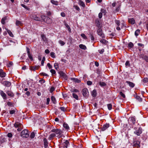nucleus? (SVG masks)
<instances>
[{
	"label": "nucleus",
	"mask_w": 148,
	"mask_h": 148,
	"mask_svg": "<svg viewBox=\"0 0 148 148\" xmlns=\"http://www.w3.org/2000/svg\"><path fill=\"white\" fill-rule=\"evenodd\" d=\"M109 127V124H106L104 125L102 128L101 130L104 131Z\"/></svg>",
	"instance_id": "nucleus-12"
},
{
	"label": "nucleus",
	"mask_w": 148,
	"mask_h": 148,
	"mask_svg": "<svg viewBox=\"0 0 148 148\" xmlns=\"http://www.w3.org/2000/svg\"><path fill=\"white\" fill-rule=\"evenodd\" d=\"M51 56L53 58H55V53L53 52H51L50 53Z\"/></svg>",
	"instance_id": "nucleus-55"
},
{
	"label": "nucleus",
	"mask_w": 148,
	"mask_h": 148,
	"mask_svg": "<svg viewBox=\"0 0 148 148\" xmlns=\"http://www.w3.org/2000/svg\"><path fill=\"white\" fill-rule=\"evenodd\" d=\"M145 56L143 54H140L139 55V56L140 58H144V57Z\"/></svg>",
	"instance_id": "nucleus-64"
},
{
	"label": "nucleus",
	"mask_w": 148,
	"mask_h": 148,
	"mask_svg": "<svg viewBox=\"0 0 148 148\" xmlns=\"http://www.w3.org/2000/svg\"><path fill=\"white\" fill-rule=\"evenodd\" d=\"M95 23L96 24V26L98 27V28H101V23L98 20H96Z\"/></svg>",
	"instance_id": "nucleus-15"
},
{
	"label": "nucleus",
	"mask_w": 148,
	"mask_h": 148,
	"mask_svg": "<svg viewBox=\"0 0 148 148\" xmlns=\"http://www.w3.org/2000/svg\"><path fill=\"white\" fill-rule=\"evenodd\" d=\"M6 75V73L3 72L2 70L1 73L0 74V76L2 77H5Z\"/></svg>",
	"instance_id": "nucleus-32"
},
{
	"label": "nucleus",
	"mask_w": 148,
	"mask_h": 148,
	"mask_svg": "<svg viewBox=\"0 0 148 148\" xmlns=\"http://www.w3.org/2000/svg\"><path fill=\"white\" fill-rule=\"evenodd\" d=\"M128 22L132 24H134L135 23V20L133 18H129Z\"/></svg>",
	"instance_id": "nucleus-14"
},
{
	"label": "nucleus",
	"mask_w": 148,
	"mask_h": 148,
	"mask_svg": "<svg viewBox=\"0 0 148 148\" xmlns=\"http://www.w3.org/2000/svg\"><path fill=\"white\" fill-rule=\"evenodd\" d=\"M104 51V49H102L101 50H99V51L100 54H102Z\"/></svg>",
	"instance_id": "nucleus-60"
},
{
	"label": "nucleus",
	"mask_w": 148,
	"mask_h": 148,
	"mask_svg": "<svg viewBox=\"0 0 148 148\" xmlns=\"http://www.w3.org/2000/svg\"><path fill=\"white\" fill-rule=\"evenodd\" d=\"M79 4L80 5L82 6V7H85V5L84 3L82 1H80L79 2Z\"/></svg>",
	"instance_id": "nucleus-42"
},
{
	"label": "nucleus",
	"mask_w": 148,
	"mask_h": 148,
	"mask_svg": "<svg viewBox=\"0 0 148 148\" xmlns=\"http://www.w3.org/2000/svg\"><path fill=\"white\" fill-rule=\"evenodd\" d=\"M50 72L53 74H54L56 73V72L53 69H51L50 70Z\"/></svg>",
	"instance_id": "nucleus-59"
},
{
	"label": "nucleus",
	"mask_w": 148,
	"mask_h": 148,
	"mask_svg": "<svg viewBox=\"0 0 148 148\" xmlns=\"http://www.w3.org/2000/svg\"><path fill=\"white\" fill-rule=\"evenodd\" d=\"M143 81L144 83H146L148 82V79L147 78H144L143 79Z\"/></svg>",
	"instance_id": "nucleus-50"
},
{
	"label": "nucleus",
	"mask_w": 148,
	"mask_h": 148,
	"mask_svg": "<svg viewBox=\"0 0 148 148\" xmlns=\"http://www.w3.org/2000/svg\"><path fill=\"white\" fill-rule=\"evenodd\" d=\"M0 93L1 95L3 97V98L4 99H6L7 98L6 95L4 92L3 91L1 90Z\"/></svg>",
	"instance_id": "nucleus-11"
},
{
	"label": "nucleus",
	"mask_w": 148,
	"mask_h": 148,
	"mask_svg": "<svg viewBox=\"0 0 148 148\" xmlns=\"http://www.w3.org/2000/svg\"><path fill=\"white\" fill-rule=\"evenodd\" d=\"M40 75H41L44 76H48V75L46 73H40Z\"/></svg>",
	"instance_id": "nucleus-56"
},
{
	"label": "nucleus",
	"mask_w": 148,
	"mask_h": 148,
	"mask_svg": "<svg viewBox=\"0 0 148 148\" xmlns=\"http://www.w3.org/2000/svg\"><path fill=\"white\" fill-rule=\"evenodd\" d=\"M39 82L41 84L44 83L45 82V81L43 79H41L39 81Z\"/></svg>",
	"instance_id": "nucleus-57"
},
{
	"label": "nucleus",
	"mask_w": 148,
	"mask_h": 148,
	"mask_svg": "<svg viewBox=\"0 0 148 148\" xmlns=\"http://www.w3.org/2000/svg\"><path fill=\"white\" fill-rule=\"evenodd\" d=\"M144 60H145L146 62H148V57L146 56L144 57L143 58Z\"/></svg>",
	"instance_id": "nucleus-52"
},
{
	"label": "nucleus",
	"mask_w": 148,
	"mask_h": 148,
	"mask_svg": "<svg viewBox=\"0 0 148 148\" xmlns=\"http://www.w3.org/2000/svg\"><path fill=\"white\" fill-rule=\"evenodd\" d=\"M16 110H11L10 111V113L11 114H12L15 113Z\"/></svg>",
	"instance_id": "nucleus-47"
},
{
	"label": "nucleus",
	"mask_w": 148,
	"mask_h": 148,
	"mask_svg": "<svg viewBox=\"0 0 148 148\" xmlns=\"http://www.w3.org/2000/svg\"><path fill=\"white\" fill-rule=\"evenodd\" d=\"M63 127L66 130H68L69 129V127L68 124L66 123H64L63 124Z\"/></svg>",
	"instance_id": "nucleus-23"
},
{
	"label": "nucleus",
	"mask_w": 148,
	"mask_h": 148,
	"mask_svg": "<svg viewBox=\"0 0 148 148\" xmlns=\"http://www.w3.org/2000/svg\"><path fill=\"white\" fill-rule=\"evenodd\" d=\"M35 136V133L34 132H33L31 133V134L30 135V137L31 138H33Z\"/></svg>",
	"instance_id": "nucleus-38"
},
{
	"label": "nucleus",
	"mask_w": 148,
	"mask_h": 148,
	"mask_svg": "<svg viewBox=\"0 0 148 148\" xmlns=\"http://www.w3.org/2000/svg\"><path fill=\"white\" fill-rule=\"evenodd\" d=\"M54 66L55 69L57 70L58 68V63H55L54 64Z\"/></svg>",
	"instance_id": "nucleus-45"
},
{
	"label": "nucleus",
	"mask_w": 148,
	"mask_h": 148,
	"mask_svg": "<svg viewBox=\"0 0 148 148\" xmlns=\"http://www.w3.org/2000/svg\"><path fill=\"white\" fill-rule=\"evenodd\" d=\"M81 35L84 39H87L86 36L84 34H82Z\"/></svg>",
	"instance_id": "nucleus-49"
},
{
	"label": "nucleus",
	"mask_w": 148,
	"mask_h": 148,
	"mask_svg": "<svg viewBox=\"0 0 148 148\" xmlns=\"http://www.w3.org/2000/svg\"><path fill=\"white\" fill-rule=\"evenodd\" d=\"M5 29L6 30V31L9 35L11 36V37H13V34H12V32L9 30L8 29L5 28Z\"/></svg>",
	"instance_id": "nucleus-27"
},
{
	"label": "nucleus",
	"mask_w": 148,
	"mask_h": 148,
	"mask_svg": "<svg viewBox=\"0 0 148 148\" xmlns=\"http://www.w3.org/2000/svg\"><path fill=\"white\" fill-rule=\"evenodd\" d=\"M58 73L60 76L63 77H66V75L65 73H64L62 71H60L58 72Z\"/></svg>",
	"instance_id": "nucleus-18"
},
{
	"label": "nucleus",
	"mask_w": 148,
	"mask_h": 148,
	"mask_svg": "<svg viewBox=\"0 0 148 148\" xmlns=\"http://www.w3.org/2000/svg\"><path fill=\"white\" fill-rule=\"evenodd\" d=\"M142 129L141 127H139L137 130L136 131L134 132V133L137 135H139L142 133Z\"/></svg>",
	"instance_id": "nucleus-10"
},
{
	"label": "nucleus",
	"mask_w": 148,
	"mask_h": 148,
	"mask_svg": "<svg viewBox=\"0 0 148 148\" xmlns=\"http://www.w3.org/2000/svg\"><path fill=\"white\" fill-rule=\"evenodd\" d=\"M100 42L102 43L103 44H106L107 43V41L106 40L103 39H102L100 40Z\"/></svg>",
	"instance_id": "nucleus-37"
},
{
	"label": "nucleus",
	"mask_w": 148,
	"mask_h": 148,
	"mask_svg": "<svg viewBox=\"0 0 148 148\" xmlns=\"http://www.w3.org/2000/svg\"><path fill=\"white\" fill-rule=\"evenodd\" d=\"M27 51L29 58L31 60H32L33 59L32 55L30 53L29 49L28 47L27 48Z\"/></svg>",
	"instance_id": "nucleus-7"
},
{
	"label": "nucleus",
	"mask_w": 148,
	"mask_h": 148,
	"mask_svg": "<svg viewBox=\"0 0 148 148\" xmlns=\"http://www.w3.org/2000/svg\"><path fill=\"white\" fill-rule=\"evenodd\" d=\"M69 144V142L67 140H66L63 143V146L66 148L67 147V146Z\"/></svg>",
	"instance_id": "nucleus-21"
},
{
	"label": "nucleus",
	"mask_w": 148,
	"mask_h": 148,
	"mask_svg": "<svg viewBox=\"0 0 148 148\" xmlns=\"http://www.w3.org/2000/svg\"><path fill=\"white\" fill-rule=\"evenodd\" d=\"M64 25L67 28L69 31V32H71V29L70 28V27L69 26V25L68 24H67L66 23H64Z\"/></svg>",
	"instance_id": "nucleus-31"
},
{
	"label": "nucleus",
	"mask_w": 148,
	"mask_h": 148,
	"mask_svg": "<svg viewBox=\"0 0 148 148\" xmlns=\"http://www.w3.org/2000/svg\"><path fill=\"white\" fill-rule=\"evenodd\" d=\"M112 106L111 104H108V107L109 110H110L112 108Z\"/></svg>",
	"instance_id": "nucleus-44"
},
{
	"label": "nucleus",
	"mask_w": 148,
	"mask_h": 148,
	"mask_svg": "<svg viewBox=\"0 0 148 148\" xmlns=\"http://www.w3.org/2000/svg\"><path fill=\"white\" fill-rule=\"evenodd\" d=\"M71 92H78V90L77 89H74L71 90Z\"/></svg>",
	"instance_id": "nucleus-53"
},
{
	"label": "nucleus",
	"mask_w": 148,
	"mask_h": 148,
	"mask_svg": "<svg viewBox=\"0 0 148 148\" xmlns=\"http://www.w3.org/2000/svg\"><path fill=\"white\" fill-rule=\"evenodd\" d=\"M115 22L116 24L118 26H119L120 25V22L119 21L116 20L115 21Z\"/></svg>",
	"instance_id": "nucleus-54"
},
{
	"label": "nucleus",
	"mask_w": 148,
	"mask_h": 148,
	"mask_svg": "<svg viewBox=\"0 0 148 148\" xmlns=\"http://www.w3.org/2000/svg\"><path fill=\"white\" fill-rule=\"evenodd\" d=\"M97 95V92L96 90H94L92 92V95L93 97H95Z\"/></svg>",
	"instance_id": "nucleus-30"
},
{
	"label": "nucleus",
	"mask_w": 148,
	"mask_h": 148,
	"mask_svg": "<svg viewBox=\"0 0 148 148\" xmlns=\"http://www.w3.org/2000/svg\"><path fill=\"white\" fill-rule=\"evenodd\" d=\"M6 93L9 96L13 97L14 96V94L13 93L10 91H7Z\"/></svg>",
	"instance_id": "nucleus-20"
},
{
	"label": "nucleus",
	"mask_w": 148,
	"mask_h": 148,
	"mask_svg": "<svg viewBox=\"0 0 148 148\" xmlns=\"http://www.w3.org/2000/svg\"><path fill=\"white\" fill-rule=\"evenodd\" d=\"M41 18L42 20H43L44 21L48 23L47 20H50V18L47 17V16H45L44 15H42L41 16Z\"/></svg>",
	"instance_id": "nucleus-9"
},
{
	"label": "nucleus",
	"mask_w": 148,
	"mask_h": 148,
	"mask_svg": "<svg viewBox=\"0 0 148 148\" xmlns=\"http://www.w3.org/2000/svg\"><path fill=\"white\" fill-rule=\"evenodd\" d=\"M21 136L23 137L27 138L29 136V134L28 130L25 129L21 132Z\"/></svg>",
	"instance_id": "nucleus-1"
},
{
	"label": "nucleus",
	"mask_w": 148,
	"mask_h": 148,
	"mask_svg": "<svg viewBox=\"0 0 148 148\" xmlns=\"http://www.w3.org/2000/svg\"><path fill=\"white\" fill-rule=\"evenodd\" d=\"M31 18L32 19L36 21H40V18L39 17L34 14H33L32 15Z\"/></svg>",
	"instance_id": "nucleus-8"
},
{
	"label": "nucleus",
	"mask_w": 148,
	"mask_h": 148,
	"mask_svg": "<svg viewBox=\"0 0 148 148\" xmlns=\"http://www.w3.org/2000/svg\"><path fill=\"white\" fill-rule=\"evenodd\" d=\"M59 42L62 46H63L65 44V42L61 40H60L59 41Z\"/></svg>",
	"instance_id": "nucleus-46"
},
{
	"label": "nucleus",
	"mask_w": 148,
	"mask_h": 148,
	"mask_svg": "<svg viewBox=\"0 0 148 148\" xmlns=\"http://www.w3.org/2000/svg\"><path fill=\"white\" fill-rule=\"evenodd\" d=\"M21 5L22 7L24 8L25 9L27 10H30L29 8L27 7V6H26L24 4H21Z\"/></svg>",
	"instance_id": "nucleus-33"
},
{
	"label": "nucleus",
	"mask_w": 148,
	"mask_h": 148,
	"mask_svg": "<svg viewBox=\"0 0 148 148\" xmlns=\"http://www.w3.org/2000/svg\"><path fill=\"white\" fill-rule=\"evenodd\" d=\"M134 97H135V98L137 99L138 100V101H139L140 102H141L142 101V98H140V97L139 96L136 95H134Z\"/></svg>",
	"instance_id": "nucleus-28"
},
{
	"label": "nucleus",
	"mask_w": 148,
	"mask_h": 148,
	"mask_svg": "<svg viewBox=\"0 0 148 148\" xmlns=\"http://www.w3.org/2000/svg\"><path fill=\"white\" fill-rule=\"evenodd\" d=\"M120 94L123 98H125V95L122 92H120Z\"/></svg>",
	"instance_id": "nucleus-58"
},
{
	"label": "nucleus",
	"mask_w": 148,
	"mask_h": 148,
	"mask_svg": "<svg viewBox=\"0 0 148 148\" xmlns=\"http://www.w3.org/2000/svg\"><path fill=\"white\" fill-rule=\"evenodd\" d=\"M51 101L53 102V103L55 104L56 103V99L54 97L52 96L51 97Z\"/></svg>",
	"instance_id": "nucleus-41"
},
{
	"label": "nucleus",
	"mask_w": 148,
	"mask_h": 148,
	"mask_svg": "<svg viewBox=\"0 0 148 148\" xmlns=\"http://www.w3.org/2000/svg\"><path fill=\"white\" fill-rule=\"evenodd\" d=\"M73 96V97L77 100H78V97L77 95L76 94L73 93L72 94Z\"/></svg>",
	"instance_id": "nucleus-36"
},
{
	"label": "nucleus",
	"mask_w": 148,
	"mask_h": 148,
	"mask_svg": "<svg viewBox=\"0 0 148 148\" xmlns=\"http://www.w3.org/2000/svg\"><path fill=\"white\" fill-rule=\"evenodd\" d=\"M16 24L17 26H19L22 24V23L21 21L16 20Z\"/></svg>",
	"instance_id": "nucleus-39"
},
{
	"label": "nucleus",
	"mask_w": 148,
	"mask_h": 148,
	"mask_svg": "<svg viewBox=\"0 0 148 148\" xmlns=\"http://www.w3.org/2000/svg\"><path fill=\"white\" fill-rule=\"evenodd\" d=\"M55 90V88L53 87H52L50 90V91L51 92H52Z\"/></svg>",
	"instance_id": "nucleus-61"
},
{
	"label": "nucleus",
	"mask_w": 148,
	"mask_h": 148,
	"mask_svg": "<svg viewBox=\"0 0 148 148\" xmlns=\"http://www.w3.org/2000/svg\"><path fill=\"white\" fill-rule=\"evenodd\" d=\"M87 83L88 85H91L92 84V82L90 81H88L87 82Z\"/></svg>",
	"instance_id": "nucleus-62"
},
{
	"label": "nucleus",
	"mask_w": 148,
	"mask_h": 148,
	"mask_svg": "<svg viewBox=\"0 0 148 148\" xmlns=\"http://www.w3.org/2000/svg\"><path fill=\"white\" fill-rule=\"evenodd\" d=\"M13 63L12 62H10L8 64V67H10L13 65Z\"/></svg>",
	"instance_id": "nucleus-63"
},
{
	"label": "nucleus",
	"mask_w": 148,
	"mask_h": 148,
	"mask_svg": "<svg viewBox=\"0 0 148 148\" xmlns=\"http://www.w3.org/2000/svg\"><path fill=\"white\" fill-rule=\"evenodd\" d=\"M99 85L101 86H104L106 85V83L103 82H101L99 83Z\"/></svg>",
	"instance_id": "nucleus-40"
},
{
	"label": "nucleus",
	"mask_w": 148,
	"mask_h": 148,
	"mask_svg": "<svg viewBox=\"0 0 148 148\" xmlns=\"http://www.w3.org/2000/svg\"><path fill=\"white\" fill-rule=\"evenodd\" d=\"M79 46L80 48L84 50H86L87 48L86 47L85 45L82 44L79 45Z\"/></svg>",
	"instance_id": "nucleus-26"
},
{
	"label": "nucleus",
	"mask_w": 148,
	"mask_h": 148,
	"mask_svg": "<svg viewBox=\"0 0 148 148\" xmlns=\"http://www.w3.org/2000/svg\"><path fill=\"white\" fill-rule=\"evenodd\" d=\"M60 109L62 111L64 112L66 110L65 108L63 107H60Z\"/></svg>",
	"instance_id": "nucleus-48"
},
{
	"label": "nucleus",
	"mask_w": 148,
	"mask_h": 148,
	"mask_svg": "<svg viewBox=\"0 0 148 148\" xmlns=\"http://www.w3.org/2000/svg\"><path fill=\"white\" fill-rule=\"evenodd\" d=\"M128 46L129 47L131 48L133 47L134 45L132 42H130L128 44Z\"/></svg>",
	"instance_id": "nucleus-43"
},
{
	"label": "nucleus",
	"mask_w": 148,
	"mask_h": 148,
	"mask_svg": "<svg viewBox=\"0 0 148 148\" xmlns=\"http://www.w3.org/2000/svg\"><path fill=\"white\" fill-rule=\"evenodd\" d=\"M2 84L3 85L8 87L10 86L11 84V82L7 81L3 82L2 83Z\"/></svg>",
	"instance_id": "nucleus-6"
},
{
	"label": "nucleus",
	"mask_w": 148,
	"mask_h": 148,
	"mask_svg": "<svg viewBox=\"0 0 148 148\" xmlns=\"http://www.w3.org/2000/svg\"><path fill=\"white\" fill-rule=\"evenodd\" d=\"M42 39L44 41L46 39L45 36L44 34H42L41 36Z\"/></svg>",
	"instance_id": "nucleus-51"
},
{
	"label": "nucleus",
	"mask_w": 148,
	"mask_h": 148,
	"mask_svg": "<svg viewBox=\"0 0 148 148\" xmlns=\"http://www.w3.org/2000/svg\"><path fill=\"white\" fill-rule=\"evenodd\" d=\"M140 30L138 29L135 32V35L136 36H138L140 33Z\"/></svg>",
	"instance_id": "nucleus-34"
},
{
	"label": "nucleus",
	"mask_w": 148,
	"mask_h": 148,
	"mask_svg": "<svg viewBox=\"0 0 148 148\" xmlns=\"http://www.w3.org/2000/svg\"><path fill=\"white\" fill-rule=\"evenodd\" d=\"M51 3H53V4H54L56 5H58V2L55 1L54 0H51Z\"/></svg>",
	"instance_id": "nucleus-35"
},
{
	"label": "nucleus",
	"mask_w": 148,
	"mask_h": 148,
	"mask_svg": "<svg viewBox=\"0 0 148 148\" xmlns=\"http://www.w3.org/2000/svg\"><path fill=\"white\" fill-rule=\"evenodd\" d=\"M83 95L84 97H87L89 95V92L87 88H84L82 91Z\"/></svg>",
	"instance_id": "nucleus-3"
},
{
	"label": "nucleus",
	"mask_w": 148,
	"mask_h": 148,
	"mask_svg": "<svg viewBox=\"0 0 148 148\" xmlns=\"http://www.w3.org/2000/svg\"><path fill=\"white\" fill-rule=\"evenodd\" d=\"M71 79L76 83H79L81 82L80 80L75 78H71Z\"/></svg>",
	"instance_id": "nucleus-13"
},
{
	"label": "nucleus",
	"mask_w": 148,
	"mask_h": 148,
	"mask_svg": "<svg viewBox=\"0 0 148 148\" xmlns=\"http://www.w3.org/2000/svg\"><path fill=\"white\" fill-rule=\"evenodd\" d=\"M14 126L15 127L19 128L21 127V126H22V125L19 123L17 122L14 123Z\"/></svg>",
	"instance_id": "nucleus-22"
},
{
	"label": "nucleus",
	"mask_w": 148,
	"mask_h": 148,
	"mask_svg": "<svg viewBox=\"0 0 148 148\" xmlns=\"http://www.w3.org/2000/svg\"><path fill=\"white\" fill-rule=\"evenodd\" d=\"M56 136V135L54 133H52L48 137V139L49 140H51L52 139V138H53V137H55Z\"/></svg>",
	"instance_id": "nucleus-24"
},
{
	"label": "nucleus",
	"mask_w": 148,
	"mask_h": 148,
	"mask_svg": "<svg viewBox=\"0 0 148 148\" xmlns=\"http://www.w3.org/2000/svg\"><path fill=\"white\" fill-rule=\"evenodd\" d=\"M51 132H54L57 134H59V135L61 134L62 133V131L59 129H52Z\"/></svg>",
	"instance_id": "nucleus-4"
},
{
	"label": "nucleus",
	"mask_w": 148,
	"mask_h": 148,
	"mask_svg": "<svg viewBox=\"0 0 148 148\" xmlns=\"http://www.w3.org/2000/svg\"><path fill=\"white\" fill-rule=\"evenodd\" d=\"M129 122L131 124H134L135 123L136 120L135 118L133 117H131L129 118Z\"/></svg>",
	"instance_id": "nucleus-5"
},
{
	"label": "nucleus",
	"mask_w": 148,
	"mask_h": 148,
	"mask_svg": "<svg viewBox=\"0 0 148 148\" xmlns=\"http://www.w3.org/2000/svg\"><path fill=\"white\" fill-rule=\"evenodd\" d=\"M44 147L46 148L48 146V143L47 139L46 138H44L43 139Z\"/></svg>",
	"instance_id": "nucleus-19"
},
{
	"label": "nucleus",
	"mask_w": 148,
	"mask_h": 148,
	"mask_svg": "<svg viewBox=\"0 0 148 148\" xmlns=\"http://www.w3.org/2000/svg\"><path fill=\"white\" fill-rule=\"evenodd\" d=\"M39 67V66H35L31 67L30 68V69L31 71H34L38 69Z\"/></svg>",
	"instance_id": "nucleus-16"
},
{
	"label": "nucleus",
	"mask_w": 148,
	"mask_h": 148,
	"mask_svg": "<svg viewBox=\"0 0 148 148\" xmlns=\"http://www.w3.org/2000/svg\"><path fill=\"white\" fill-rule=\"evenodd\" d=\"M7 20V17L5 16L3 18H2L1 20V23L3 24H5V21Z\"/></svg>",
	"instance_id": "nucleus-29"
},
{
	"label": "nucleus",
	"mask_w": 148,
	"mask_h": 148,
	"mask_svg": "<svg viewBox=\"0 0 148 148\" xmlns=\"http://www.w3.org/2000/svg\"><path fill=\"white\" fill-rule=\"evenodd\" d=\"M97 34L102 38H105L104 34L101 28H97Z\"/></svg>",
	"instance_id": "nucleus-2"
},
{
	"label": "nucleus",
	"mask_w": 148,
	"mask_h": 148,
	"mask_svg": "<svg viewBox=\"0 0 148 148\" xmlns=\"http://www.w3.org/2000/svg\"><path fill=\"white\" fill-rule=\"evenodd\" d=\"M126 82L129 84V86L132 88L134 87V84L132 82H130V81H127Z\"/></svg>",
	"instance_id": "nucleus-25"
},
{
	"label": "nucleus",
	"mask_w": 148,
	"mask_h": 148,
	"mask_svg": "<svg viewBox=\"0 0 148 148\" xmlns=\"http://www.w3.org/2000/svg\"><path fill=\"white\" fill-rule=\"evenodd\" d=\"M140 142L138 141H135L134 142V145L135 147H140L139 144Z\"/></svg>",
	"instance_id": "nucleus-17"
}]
</instances>
